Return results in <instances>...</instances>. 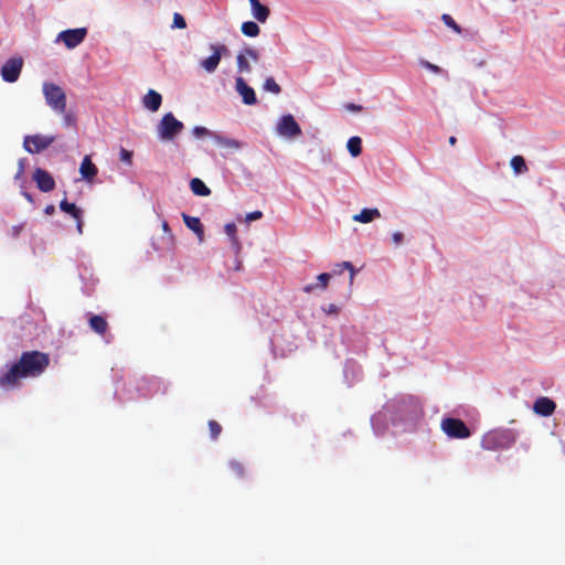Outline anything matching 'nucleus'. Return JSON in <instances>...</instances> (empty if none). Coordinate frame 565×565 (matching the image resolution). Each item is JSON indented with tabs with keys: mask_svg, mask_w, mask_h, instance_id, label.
Segmentation results:
<instances>
[{
	"mask_svg": "<svg viewBox=\"0 0 565 565\" xmlns=\"http://www.w3.org/2000/svg\"><path fill=\"white\" fill-rule=\"evenodd\" d=\"M511 168L515 174H522L527 172V166L522 156H514L510 161Z\"/></svg>",
	"mask_w": 565,
	"mask_h": 565,
	"instance_id": "24",
	"label": "nucleus"
},
{
	"mask_svg": "<svg viewBox=\"0 0 565 565\" xmlns=\"http://www.w3.org/2000/svg\"><path fill=\"white\" fill-rule=\"evenodd\" d=\"M182 218L188 228L193 231L200 241H203L204 228L199 217L190 216L185 213L182 214Z\"/></svg>",
	"mask_w": 565,
	"mask_h": 565,
	"instance_id": "18",
	"label": "nucleus"
},
{
	"mask_svg": "<svg viewBox=\"0 0 565 565\" xmlns=\"http://www.w3.org/2000/svg\"><path fill=\"white\" fill-rule=\"evenodd\" d=\"M213 54L201 62V65L207 71L213 72L217 67L221 60V51L224 46H212Z\"/></svg>",
	"mask_w": 565,
	"mask_h": 565,
	"instance_id": "17",
	"label": "nucleus"
},
{
	"mask_svg": "<svg viewBox=\"0 0 565 565\" xmlns=\"http://www.w3.org/2000/svg\"><path fill=\"white\" fill-rule=\"evenodd\" d=\"M50 363L49 353L38 350L24 351L18 361L7 365L6 370L0 372V386L4 390L17 388L21 380L35 379L44 374Z\"/></svg>",
	"mask_w": 565,
	"mask_h": 565,
	"instance_id": "1",
	"label": "nucleus"
},
{
	"mask_svg": "<svg viewBox=\"0 0 565 565\" xmlns=\"http://www.w3.org/2000/svg\"><path fill=\"white\" fill-rule=\"evenodd\" d=\"M236 89L242 96V100L244 104H247V83L243 77L236 78Z\"/></svg>",
	"mask_w": 565,
	"mask_h": 565,
	"instance_id": "26",
	"label": "nucleus"
},
{
	"mask_svg": "<svg viewBox=\"0 0 565 565\" xmlns=\"http://www.w3.org/2000/svg\"><path fill=\"white\" fill-rule=\"evenodd\" d=\"M183 122L178 120L172 113H168L161 118L157 130L160 139L172 140L183 130Z\"/></svg>",
	"mask_w": 565,
	"mask_h": 565,
	"instance_id": "4",
	"label": "nucleus"
},
{
	"mask_svg": "<svg viewBox=\"0 0 565 565\" xmlns=\"http://www.w3.org/2000/svg\"><path fill=\"white\" fill-rule=\"evenodd\" d=\"M256 103H257L256 93L252 87H249V105H254Z\"/></svg>",
	"mask_w": 565,
	"mask_h": 565,
	"instance_id": "42",
	"label": "nucleus"
},
{
	"mask_svg": "<svg viewBox=\"0 0 565 565\" xmlns=\"http://www.w3.org/2000/svg\"><path fill=\"white\" fill-rule=\"evenodd\" d=\"M263 213L260 211L249 212V222L260 218Z\"/></svg>",
	"mask_w": 565,
	"mask_h": 565,
	"instance_id": "40",
	"label": "nucleus"
},
{
	"mask_svg": "<svg viewBox=\"0 0 565 565\" xmlns=\"http://www.w3.org/2000/svg\"><path fill=\"white\" fill-rule=\"evenodd\" d=\"M89 327L90 329L99 335H104L108 329V323L106 319L98 315H92L89 317Z\"/></svg>",
	"mask_w": 565,
	"mask_h": 565,
	"instance_id": "20",
	"label": "nucleus"
},
{
	"mask_svg": "<svg viewBox=\"0 0 565 565\" xmlns=\"http://www.w3.org/2000/svg\"><path fill=\"white\" fill-rule=\"evenodd\" d=\"M224 232H225V234L227 235V237L230 239L231 248H232V252L234 254V259L232 260L231 264H227V267H228V269H232V270H235V271H239V270L243 269V262L237 259V255L242 250V244H241V242L237 238V226H236V224L235 223H227L225 225V227H224Z\"/></svg>",
	"mask_w": 565,
	"mask_h": 565,
	"instance_id": "5",
	"label": "nucleus"
},
{
	"mask_svg": "<svg viewBox=\"0 0 565 565\" xmlns=\"http://www.w3.org/2000/svg\"><path fill=\"white\" fill-rule=\"evenodd\" d=\"M345 108L350 111H361L362 110V106L361 105H356V104H353V103H349L345 105Z\"/></svg>",
	"mask_w": 565,
	"mask_h": 565,
	"instance_id": "37",
	"label": "nucleus"
},
{
	"mask_svg": "<svg viewBox=\"0 0 565 565\" xmlns=\"http://www.w3.org/2000/svg\"><path fill=\"white\" fill-rule=\"evenodd\" d=\"M32 180L41 192H51L55 189V180L51 173L42 168H35Z\"/></svg>",
	"mask_w": 565,
	"mask_h": 565,
	"instance_id": "11",
	"label": "nucleus"
},
{
	"mask_svg": "<svg viewBox=\"0 0 565 565\" xmlns=\"http://www.w3.org/2000/svg\"><path fill=\"white\" fill-rule=\"evenodd\" d=\"M54 211H55L54 205H47V206L45 207V211H44V212H45L46 214H49V215H50V214H53V213H54Z\"/></svg>",
	"mask_w": 565,
	"mask_h": 565,
	"instance_id": "45",
	"label": "nucleus"
},
{
	"mask_svg": "<svg viewBox=\"0 0 565 565\" xmlns=\"http://www.w3.org/2000/svg\"><path fill=\"white\" fill-rule=\"evenodd\" d=\"M241 31L244 35H247V21L242 23Z\"/></svg>",
	"mask_w": 565,
	"mask_h": 565,
	"instance_id": "46",
	"label": "nucleus"
},
{
	"mask_svg": "<svg viewBox=\"0 0 565 565\" xmlns=\"http://www.w3.org/2000/svg\"><path fill=\"white\" fill-rule=\"evenodd\" d=\"M24 162H25L24 159L19 160V163H18L19 168L18 169H20V173H24V168H25Z\"/></svg>",
	"mask_w": 565,
	"mask_h": 565,
	"instance_id": "44",
	"label": "nucleus"
},
{
	"mask_svg": "<svg viewBox=\"0 0 565 565\" xmlns=\"http://www.w3.org/2000/svg\"><path fill=\"white\" fill-rule=\"evenodd\" d=\"M173 26L178 29L186 28L185 19L180 13H174L173 15Z\"/></svg>",
	"mask_w": 565,
	"mask_h": 565,
	"instance_id": "32",
	"label": "nucleus"
},
{
	"mask_svg": "<svg viewBox=\"0 0 565 565\" xmlns=\"http://www.w3.org/2000/svg\"><path fill=\"white\" fill-rule=\"evenodd\" d=\"M60 209L64 213L71 215L76 221V227L78 233L83 232V211L76 206L75 203H70L67 200H62L60 202Z\"/></svg>",
	"mask_w": 565,
	"mask_h": 565,
	"instance_id": "13",
	"label": "nucleus"
},
{
	"mask_svg": "<svg viewBox=\"0 0 565 565\" xmlns=\"http://www.w3.org/2000/svg\"><path fill=\"white\" fill-rule=\"evenodd\" d=\"M65 119H66V121H68V122H70V121H71V116H70V115H66V116H65Z\"/></svg>",
	"mask_w": 565,
	"mask_h": 565,
	"instance_id": "51",
	"label": "nucleus"
},
{
	"mask_svg": "<svg viewBox=\"0 0 565 565\" xmlns=\"http://www.w3.org/2000/svg\"><path fill=\"white\" fill-rule=\"evenodd\" d=\"M209 428L212 439H217L220 434L222 433V426L216 420H209Z\"/></svg>",
	"mask_w": 565,
	"mask_h": 565,
	"instance_id": "30",
	"label": "nucleus"
},
{
	"mask_svg": "<svg viewBox=\"0 0 565 565\" xmlns=\"http://www.w3.org/2000/svg\"><path fill=\"white\" fill-rule=\"evenodd\" d=\"M249 6L253 17L260 23L266 22L270 14L269 8L262 4L259 0H249Z\"/></svg>",
	"mask_w": 565,
	"mask_h": 565,
	"instance_id": "15",
	"label": "nucleus"
},
{
	"mask_svg": "<svg viewBox=\"0 0 565 565\" xmlns=\"http://www.w3.org/2000/svg\"><path fill=\"white\" fill-rule=\"evenodd\" d=\"M161 103V95L153 89H149L142 99L143 106L151 111H157L160 108Z\"/></svg>",
	"mask_w": 565,
	"mask_h": 565,
	"instance_id": "16",
	"label": "nucleus"
},
{
	"mask_svg": "<svg viewBox=\"0 0 565 565\" xmlns=\"http://www.w3.org/2000/svg\"><path fill=\"white\" fill-rule=\"evenodd\" d=\"M423 65H424L426 68H428V70H430L431 72H434V73H438V72L440 71V68H439L437 65H434V64H431V63H429V62H424V63H423Z\"/></svg>",
	"mask_w": 565,
	"mask_h": 565,
	"instance_id": "39",
	"label": "nucleus"
},
{
	"mask_svg": "<svg viewBox=\"0 0 565 565\" xmlns=\"http://www.w3.org/2000/svg\"><path fill=\"white\" fill-rule=\"evenodd\" d=\"M54 140V136L30 135L25 136L23 147L29 153H39L49 148Z\"/></svg>",
	"mask_w": 565,
	"mask_h": 565,
	"instance_id": "7",
	"label": "nucleus"
},
{
	"mask_svg": "<svg viewBox=\"0 0 565 565\" xmlns=\"http://www.w3.org/2000/svg\"><path fill=\"white\" fill-rule=\"evenodd\" d=\"M514 441L510 430H491L482 437L481 446L486 450H498L510 447Z\"/></svg>",
	"mask_w": 565,
	"mask_h": 565,
	"instance_id": "2",
	"label": "nucleus"
},
{
	"mask_svg": "<svg viewBox=\"0 0 565 565\" xmlns=\"http://www.w3.org/2000/svg\"><path fill=\"white\" fill-rule=\"evenodd\" d=\"M260 29L256 22L249 21V38H255L259 34Z\"/></svg>",
	"mask_w": 565,
	"mask_h": 565,
	"instance_id": "34",
	"label": "nucleus"
},
{
	"mask_svg": "<svg viewBox=\"0 0 565 565\" xmlns=\"http://www.w3.org/2000/svg\"><path fill=\"white\" fill-rule=\"evenodd\" d=\"M440 426L443 431L450 438L463 439L471 435V431L467 425L458 418H444Z\"/></svg>",
	"mask_w": 565,
	"mask_h": 565,
	"instance_id": "6",
	"label": "nucleus"
},
{
	"mask_svg": "<svg viewBox=\"0 0 565 565\" xmlns=\"http://www.w3.org/2000/svg\"><path fill=\"white\" fill-rule=\"evenodd\" d=\"M190 189L198 196H207L211 194L209 186L199 178H193L191 180Z\"/></svg>",
	"mask_w": 565,
	"mask_h": 565,
	"instance_id": "21",
	"label": "nucleus"
},
{
	"mask_svg": "<svg viewBox=\"0 0 565 565\" xmlns=\"http://www.w3.org/2000/svg\"><path fill=\"white\" fill-rule=\"evenodd\" d=\"M264 89L273 94H279L281 92L280 86L276 83L273 77H268L264 83Z\"/></svg>",
	"mask_w": 565,
	"mask_h": 565,
	"instance_id": "28",
	"label": "nucleus"
},
{
	"mask_svg": "<svg viewBox=\"0 0 565 565\" xmlns=\"http://www.w3.org/2000/svg\"><path fill=\"white\" fill-rule=\"evenodd\" d=\"M43 95L46 104L57 114H64L66 110V95L63 88L54 83L45 82L43 84Z\"/></svg>",
	"mask_w": 565,
	"mask_h": 565,
	"instance_id": "3",
	"label": "nucleus"
},
{
	"mask_svg": "<svg viewBox=\"0 0 565 565\" xmlns=\"http://www.w3.org/2000/svg\"><path fill=\"white\" fill-rule=\"evenodd\" d=\"M230 146L234 147V148H237L238 147V143L236 141H231L228 142Z\"/></svg>",
	"mask_w": 565,
	"mask_h": 565,
	"instance_id": "49",
	"label": "nucleus"
},
{
	"mask_svg": "<svg viewBox=\"0 0 565 565\" xmlns=\"http://www.w3.org/2000/svg\"><path fill=\"white\" fill-rule=\"evenodd\" d=\"M555 409L556 403L546 396L539 397L533 404V412L540 416L548 417Z\"/></svg>",
	"mask_w": 565,
	"mask_h": 565,
	"instance_id": "12",
	"label": "nucleus"
},
{
	"mask_svg": "<svg viewBox=\"0 0 565 565\" xmlns=\"http://www.w3.org/2000/svg\"><path fill=\"white\" fill-rule=\"evenodd\" d=\"M456 142H457V138H456L455 136H451V137L449 138V143H450L451 146H455V145H456Z\"/></svg>",
	"mask_w": 565,
	"mask_h": 565,
	"instance_id": "48",
	"label": "nucleus"
},
{
	"mask_svg": "<svg viewBox=\"0 0 565 565\" xmlns=\"http://www.w3.org/2000/svg\"><path fill=\"white\" fill-rule=\"evenodd\" d=\"M119 157H120V160L127 164H131L132 163V152L125 149V148H121L120 149V152H119Z\"/></svg>",
	"mask_w": 565,
	"mask_h": 565,
	"instance_id": "33",
	"label": "nucleus"
},
{
	"mask_svg": "<svg viewBox=\"0 0 565 565\" xmlns=\"http://www.w3.org/2000/svg\"><path fill=\"white\" fill-rule=\"evenodd\" d=\"M326 312L329 313V315H337L339 312V308L331 303L328 306V309H326Z\"/></svg>",
	"mask_w": 565,
	"mask_h": 565,
	"instance_id": "41",
	"label": "nucleus"
},
{
	"mask_svg": "<svg viewBox=\"0 0 565 565\" xmlns=\"http://www.w3.org/2000/svg\"><path fill=\"white\" fill-rule=\"evenodd\" d=\"M258 57H259L258 52L249 49V58H252L254 61H258Z\"/></svg>",
	"mask_w": 565,
	"mask_h": 565,
	"instance_id": "43",
	"label": "nucleus"
},
{
	"mask_svg": "<svg viewBox=\"0 0 565 565\" xmlns=\"http://www.w3.org/2000/svg\"><path fill=\"white\" fill-rule=\"evenodd\" d=\"M441 20L447 26L452 29L456 33H461V28L456 23L451 15L444 13L441 15Z\"/></svg>",
	"mask_w": 565,
	"mask_h": 565,
	"instance_id": "29",
	"label": "nucleus"
},
{
	"mask_svg": "<svg viewBox=\"0 0 565 565\" xmlns=\"http://www.w3.org/2000/svg\"><path fill=\"white\" fill-rule=\"evenodd\" d=\"M228 468L231 473L236 478H242L244 475V466L235 460L230 461Z\"/></svg>",
	"mask_w": 565,
	"mask_h": 565,
	"instance_id": "27",
	"label": "nucleus"
},
{
	"mask_svg": "<svg viewBox=\"0 0 565 565\" xmlns=\"http://www.w3.org/2000/svg\"><path fill=\"white\" fill-rule=\"evenodd\" d=\"M347 148L352 157H359L362 152V140L360 137H351L348 140Z\"/></svg>",
	"mask_w": 565,
	"mask_h": 565,
	"instance_id": "23",
	"label": "nucleus"
},
{
	"mask_svg": "<svg viewBox=\"0 0 565 565\" xmlns=\"http://www.w3.org/2000/svg\"><path fill=\"white\" fill-rule=\"evenodd\" d=\"M193 134L198 137L206 136L210 131L205 127H194Z\"/></svg>",
	"mask_w": 565,
	"mask_h": 565,
	"instance_id": "35",
	"label": "nucleus"
},
{
	"mask_svg": "<svg viewBox=\"0 0 565 565\" xmlns=\"http://www.w3.org/2000/svg\"><path fill=\"white\" fill-rule=\"evenodd\" d=\"M22 174H23V173H20V169H18L17 174H15V178H17V179H19V178H21V175H22Z\"/></svg>",
	"mask_w": 565,
	"mask_h": 565,
	"instance_id": "50",
	"label": "nucleus"
},
{
	"mask_svg": "<svg viewBox=\"0 0 565 565\" xmlns=\"http://www.w3.org/2000/svg\"><path fill=\"white\" fill-rule=\"evenodd\" d=\"M23 195H24V198H25L29 202H32V201H33L32 195H31L30 193H28V192H23Z\"/></svg>",
	"mask_w": 565,
	"mask_h": 565,
	"instance_id": "47",
	"label": "nucleus"
},
{
	"mask_svg": "<svg viewBox=\"0 0 565 565\" xmlns=\"http://www.w3.org/2000/svg\"><path fill=\"white\" fill-rule=\"evenodd\" d=\"M87 34L86 28L68 29L58 34V39L63 41L67 49H74L79 45Z\"/></svg>",
	"mask_w": 565,
	"mask_h": 565,
	"instance_id": "10",
	"label": "nucleus"
},
{
	"mask_svg": "<svg viewBox=\"0 0 565 565\" xmlns=\"http://www.w3.org/2000/svg\"><path fill=\"white\" fill-rule=\"evenodd\" d=\"M344 269H348L350 271V284H352L353 280H354V277H355V273H356L354 267H353V265H352V263H350V262H342L340 264H337L335 268L333 269V273L340 275V274H342V271Z\"/></svg>",
	"mask_w": 565,
	"mask_h": 565,
	"instance_id": "25",
	"label": "nucleus"
},
{
	"mask_svg": "<svg viewBox=\"0 0 565 565\" xmlns=\"http://www.w3.org/2000/svg\"><path fill=\"white\" fill-rule=\"evenodd\" d=\"M277 132L287 138H295L301 135V129L292 115H284L277 125Z\"/></svg>",
	"mask_w": 565,
	"mask_h": 565,
	"instance_id": "9",
	"label": "nucleus"
},
{
	"mask_svg": "<svg viewBox=\"0 0 565 565\" xmlns=\"http://www.w3.org/2000/svg\"><path fill=\"white\" fill-rule=\"evenodd\" d=\"M23 66L21 57L9 58L1 67V76L4 82L14 83L18 81Z\"/></svg>",
	"mask_w": 565,
	"mask_h": 565,
	"instance_id": "8",
	"label": "nucleus"
},
{
	"mask_svg": "<svg viewBox=\"0 0 565 565\" xmlns=\"http://www.w3.org/2000/svg\"><path fill=\"white\" fill-rule=\"evenodd\" d=\"M162 230L164 232V236L162 237V241L167 244V245H171L172 244V241H173V236H172V233H171V230L169 227V224L167 221H163L162 222Z\"/></svg>",
	"mask_w": 565,
	"mask_h": 565,
	"instance_id": "31",
	"label": "nucleus"
},
{
	"mask_svg": "<svg viewBox=\"0 0 565 565\" xmlns=\"http://www.w3.org/2000/svg\"><path fill=\"white\" fill-rule=\"evenodd\" d=\"M331 275L328 273H322L317 277L318 282L316 285H307L303 287L305 292H311L316 288L326 289L328 287Z\"/></svg>",
	"mask_w": 565,
	"mask_h": 565,
	"instance_id": "22",
	"label": "nucleus"
},
{
	"mask_svg": "<svg viewBox=\"0 0 565 565\" xmlns=\"http://www.w3.org/2000/svg\"><path fill=\"white\" fill-rule=\"evenodd\" d=\"M392 239H393V243H394L395 245H398V244H401V243L403 242V239H404V235H403V233H401V232H395V233H393V235H392Z\"/></svg>",
	"mask_w": 565,
	"mask_h": 565,
	"instance_id": "36",
	"label": "nucleus"
},
{
	"mask_svg": "<svg viewBox=\"0 0 565 565\" xmlns=\"http://www.w3.org/2000/svg\"><path fill=\"white\" fill-rule=\"evenodd\" d=\"M237 62H238V66L239 68H243L244 66H246L247 62H246V57H245V54L244 53H239L238 56H237Z\"/></svg>",
	"mask_w": 565,
	"mask_h": 565,
	"instance_id": "38",
	"label": "nucleus"
},
{
	"mask_svg": "<svg viewBox=\"0 0 565 565\" xmlns=\"http://www.w3.org/2000/svg\"><path fill=\"white\" fill-rule=\"evenodd\" d=\"M381 217L379 209H363L360 213L354 214L352 220L358 223H370L375 218Z\"/></svg>",
	"mask_w": 565,
	"mask_h": 565,
	"instance_id": "19",
	"label": "nucleus"
},
{
	"mask_svg": "<svg viewBox=\"0 0 565 565\" xmlns=\"http://www.w3.org/2000/svg\"><path fill=\"white\" fill-rule=\"evenodd\" d=\"M79 173H81L82 178L88 182H92L95 179V177L97 175L98 169L93 163L89 156L84 157V159L81 163V167H79Z\"/></svg>",
	"mask_w": 565,
	"mask_h": 565,
	"instance_id": "14",
	"label": "nucleus"
}]
</instances>
